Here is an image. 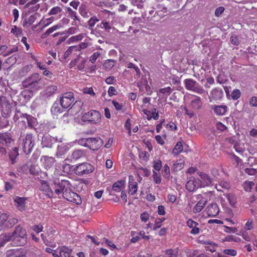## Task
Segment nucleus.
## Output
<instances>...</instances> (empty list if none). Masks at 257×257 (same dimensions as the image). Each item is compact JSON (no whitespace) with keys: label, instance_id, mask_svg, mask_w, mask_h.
Instances as JSON below:
<instances>
[{"label":"nucleus","instance_id":"obj_8","mask_svg":"<svg viewBox=\"0 0 257 257\" xmlns=\"http://www.w3.org/2000/svg\"><path fill=\"white\" fill-rule=\"evenodd\" d=\"M17 222L15 218H9L7 213H2L0 215V231L7 227H11Z\"/></svg>","mask_w":257,"mask_h":257},{"label":"nucleus","instance_id":"obj_38","mask_svg":"<svg viewBox=\"0 0 257 257\" xmlns=\"http://www.w3.org/2000/svg\"><path fill=\"white\" fill-rule=\"evenodd\" d=\"M151 98L150 97H144L143 99V104L142 105V111H143L144 109H148L151 108V104L150 102Z\"/></svg>","mask_w":257,"mask_h":257},{"label":"nucleus","instance_id":"obj_4","mask_svg":"<svg viewBox=\"0 0 257 257\" xmlns=\"http://www.w3.org/2000/svg\"><path fill=\"white\" fill-rule=\"evenodd\" d=\"M34 138L31 134H27L22 141L20 144L22 147L25 153L28 154L30 153L34 146Z\"/></svg>","mask_w":257,"mask_h":257},{"label":"nucleus","instance_id":"obj_24","mask_svg":"<svg viewBox=\"0 0 257 257\" xmlns=\"http://www.w3.org/2000/svg\"><path fill=\"white\" fill-rule=\"evenodd\" d=\"M197 174L202 180V181H201V187H204L211 184L212 179L207 174L201 172H198Z\"/></svg>","mask_w":257,"mask_h":257},{"label":"nucleus","instance_id":"obj_32","mask_svg":"<svg viewBox=\"0 0 257 257\" xmlns=\"http://www.w3.org/2000/svg\"><path fill=\"white\" fill-rule=\"evenodd\" d=\"M125 187V181L123 180H119L114 183L112 187V190L116 192H120Z\"/></svg>","mask_w":257,"mask_h":257},{"label":"nucleus","instance_id":"obj_11","mask_svg":"<svg viewBox=\"0 0 257 257\" xmlns=\"http://www.w3.org/2000/svg\"><path fill=\"white\" fill-rule=\"evenodd\" d=\"M201 187V181L194 177H190L186 184V188L190 192H193Z\"/></svg>","mask_w":257,"mask_h":257},{"label":"nucleus","instance_id":"obj_27","mask_svg":"<svg viewBox=\"0 0 257 257\" xmlns=\"http://www.w3.org/2000/svg\"><path fill=\"white\" fill-rule=\"evenodd\" d=\"M19 155L18 149L16 147L14 148L9 153V159L11 161L12 164H15L17 162Z\"/></svg>","mask_w":257,"mask_h":257},{"label":"nucleus","instance_id":"obj_31","mask_svg":"<svg viewBox=\"0 0 257 257\" xmlns=\"http://www.w3.org/2000/svg\"><path fill=\"white\" fill-rule=\"evenodd\" d=\"M58 256L56 257H69L71 253V250L67 247L63 246L57 250Z\"/></svg>","mask_w":257,"mask_h":257},{"label":"nucleus","instance_id":"obj_61","mask_svg":"<svg viewBox=\"0 0 257 257\" xmlns=\"http://www.w3.org/2000/svg\"><path fill=\"white\" fill-rule=\"evenodd\" d=\"M150 215L147 211H144L141 214L140 218L142 221L146 222L149 219Z\"/></svg>","mask_w":257,"mask_h":257},{"label":"nucleus","instance_id":"obj_57","mask_svg":"<svg viewBox=\"0 0 257 257\" xmlns=\"http://www.w3.org/2000/svg\"><path fill=\"white\" fill-rule=\"evenodd\" d=\"M162 174L165 178H168L170 176V167L166 164L162 170Z\"/></svg>","mask_w":257,"mask_h":257},{"label":"nucleus","instance_id":"obj_46","mask_svg":"<svg viewBox=\"0 0 257 257\" xmlns=\"http://www.w3.org/2000/svg\"><path fill=\"white\" fill-rule=\"evenodd\" d=\"M253 221L252 219H249L247 220L244 224V228L245 230H250L253 228Z\"/></svg>","mask_w":257,"mask_h":257},{"label":"nucleus","instance_id":"obj_40","mask_svg":"<svg viewBox=\"0 0 257 257\" xmlns=\"http://www.w3.org/2000/svg\"><path fill=\"white\" fill-rule=\"evenodd\" d=\"M254 185L253 181H245L243 184V187L245 191L250 192Z\"/></svg>","mask_w":257,"mask_h":257},{"label":"nucleus","instance_id":"obj_34","mask_svg":"<svg viewBox=\"0 0 257 257\" xmlns=\"http://www.w3.org/2000/svg\"><path fill=\"white\" fill-rule=\"evenodd\" d=\"M11 138L8 133H0V144L7 145L11 143Z\"/></svg>","mask_w":257,"mask_h":257},{"label":"nucleus","instance_id":"obj_50","mask_svg":"<svg viewBox=\"0 0 257 257\" xmlns=\"http://www.w3.org/2000/svg\"><path fill=\"white\" fill-rule=\"evenodd\" d=\"M158 9L160 10H158L156 13L161 17H164L165 16V14L167 12V8L162 6H158Z\"/></svg>","mask_w":257,"mask_h":257},{"label":"nucleus","instance_id":"obj_25","mask_svg":"<svg viewBox=\"0 0 257 257\" xmlns=\"http://www.w3.org/2000/svg\"><path fill=\"white\" fill-rule=\"evenodd\" d=\"M56 142L55 139L49 135H45L42 139L43 147L51 148L53 144Z\"/></svg>","mask_w":257,"mask_h":257},{"label":"nucleus","instance_id":"obj_45","mask_svg":"<svg viewBox=\"0 0 257 257\" xmlns=\"http://www.w3.org/2000/svg\"><path fill=\"white\" fill-rule=\"evenodd\" d=\"M115 61L112 59L107 60L103 64V66L106 69L110 70L114 66Z\"/></svg>","mask_w":257,"mask_h":257},{"label":"nucleus","instance_id":"obj_23","mask_svg":"<svg viewBox=\"0 0 257 257\" xmlns=\"http://www.w3.org/2000/svg\"><path fill=\"white\" fill-rule=\"evenodd\" d=\"M187 225L192 228V230L190 231L191 234L196 235L199 233V224L197 222L190 219L187 221Z\"/></svg>","mask_w":257,"mask_h":257},{"label":"nucleus","instance_id":"obj_39","mask_svg":"<svg viewBox=\"0 0 257 257\" xmlns=\"http://www.w3.org/2000/svg\"><path fill=\"white\" fill-rule=\"evenodd\" d=\"M66 161H68V160L65 159L63 162L62 164V169L64 173H69L70 172L72 167H74L75 166H71L70 165L67 164L66 163Z\"/></svg>","mask_w":257,"mask_h":257},{"label":"nucleus","instance_id":"obj_55","mask_svg":"<svg viewBox=\"0 0 257 257\" xmlns=\"http://www.w3.org/2000/svg\"><path fill=\"white\" fill-rule=\"evenodd\" d=\"M26 116V119L27 121V122L28 123V125L30 127L34 126V123L35 122L36 119L34 118H33L31 116L25 114Z\"/></svg>","mask_w":257,"mask_h":257},{"label":"nucleus","instance_id":"obj_29","mask_svg":"<svg viewBox=\"0 0 257 257\" xmlns=\"http://www.w3.org/2000/svg\"><path fill=\"white\" fill-rule=\"evenodd\" d=\"M26 198L23 197H16L15 198V202L19 210L22 211L25 209Z\"/></svg>","mask_w":257,"mask_h":257},{"label":"nucleus","instance_id":"obj_37","mask_svg":"<svg viewBox=\"0 0 257 257\" xmlns=\"http://www.w3.org/2000/svg\"><path fill=\"white\" fill-rule=\"evenodd\" d=\"M79 48L77 46H73L69 47L64 53V57L65 58L69 57L71 54H76L79 51Z\"/></svg>","mask_w":257,"mask_h":257},{"label":"nucleus","instance_id":"obj_36","mask_svg":"<svg viewBox=\"0 0 257 257\" xmlns=\"http://www.w3.org/2000/svg\"><path fill=\"white\" fill-rule=\"evenodd\" d=\"M62 12L63 10L61 7L56 6L51 8L48 12V14L49 16L59 15L60 16L59 18H60V17L61 16V14L62 13Z\"/></svg>","mask_w":257,"mask_h":257},{"label":"nucleus","instance_id":"obj_3","mask_svg":"<svg viewBox=\"0 0 257 257\" xmlns=\"http://www.w3.org/2000/svg\"><path fill=\"white\" fill-rule=\"evenodd\" d=\"M101 116V114L99 111L91 110L83 114L82 120L84 122L89 121L93 124H97L100 122Z\"/></svg>","mask_w":257,"mask_h":257},{"label":"nucleus","instance_id":"obj_22","mask_svg":"<svg viewBox=\"0 0 257 257\" xmlns=\"http://www.w3.org/2000/svg\"><path fill=\"white\" fill-rule=\"evenodd\" d=\"M85 156L84 152L81 150H74L71 155H69L66 160L72 162L77 160Z\"/></svg>","mask_w":257,"mask_h":257},{"label":"nucleus","instance_id":"obj_19","mask_svg":"<svg viewBox=\"0 0 257 257\" xmlns=\"http://www.w3.org/2000/svg\"><path fill=\"white\" fill-rule=\"evenodd\" d=\"M206 211L208 216L215 217L218 214L219 209L217 204L211 203L207 207Z\"/></svg>","mask_w":257,"mask_h":257},{"label":"nucleus","instance_id":"obj_21","mask_svg":"<svg viewBox=\"0 0 257 257\" xmlns=\"http://www.w3.org/2000/svg\"><path fill=\"white\" fill-rule=\"evenodd\" d=\"M128 193L131 195H134L138 190V183L134 180V176H128Z\"/></svg>","mask_w":257,"mask_h":257},{"label":"nucleus","instance_id":"obj_59","mask_svg":"<svg viewBox=\"0 0 257 257\" xmlns=\"http://www.w3.org/2000/svg\"><path fill=\"white\" fill-rule=\"evenodd\" d=\"M240 91L239 89H234L231 93V97L233 100H237L240 96Z\"/></svg>","mask_w":257,"mask_h":257},{"label":"nucleus","instance_id":"obj_60","mask_svg":"<svg viewBox=\"0 0 257 257\" xmlns=\"http://www.w3.org/2000/svg\"><path fill=\"white\" fill-rule=\"evenodd\" d=\"M234 148L238 153H242L244 150V145L243 144H235Z\"/></svg>","mask_w":257,"mask_h":257},{"label":"nucleus","instance_id":"obj_42","mask_svg":"<svg viewBox=\"0 0 257 257\" xmlns=\"http://www.w3.org/2000/svg\"><path fill=\"white\" fill-rule=\"evenodd\" d=\"M183 151V146L181 142H178L173 150V154L177 155Z\"/></svg>","mask_w":257,"mask_h":257},{"label":"nucleus","instance_id":"obj_6","mask_svg":"<svg viewBox=\"0 0 257 257\" xmlns=\"http://www.w3.org/2000/svg\"><path fill=\"white\" fill-rule=\"evenodd\" d=\"M75 101L73 93L68 92L62 94L60 98V102L64 108H68L71 106Z\"/></svg>","mask_w":257,"mask_h":257},{"label":"nucleus","instance_id":"obj_51","mask_svg":"<svg viewBox=\"0 0 257 257\" xmlns=\"http://www.w3.org/2000/svg\"><path fill=\"white\" fill-rule=\"evenodd\" d=\"M165 220V218H157L156 221H155V224H154V227L153 228V230H156L157 229L161 227V225H162V223Z\"/></svg>","mask_w":257,"mask_h":257},{"label":"nucleus","instance_id":"obj_16","mask_svg":"<svg viewBox=\"0 0 257 257\" xmlns=\"http://www.w3.org/2000/svg\"><path fill=\"white\" fill-rule=\"evenodd\" d=\"M211 109L213 112L218 116L224 115L228 110V107L224 104L221 105H212Z\"/></svg>","mask_w":257,"mask_h":257},{"label":"nucleus","instance_id":"obj_56","mask_svg":"<svg viewBox=\"0 0 257 257\" xmlns=\"http://www.w3.org/2000/svg\"><path fill=\"white\" fill-rule=\"evenodd\" d=\"M101 54L98 52H96L94 53L89 58V61L94 64L97 59L100 56Z\"/></svg>","mask_w":257,"mask_h":257},{"label":"nucleus","instance_id":"obj_48","mask_svg":"<svg viewBox=\"0 0 257 257\" xmlns=\"http://www.w3.org/2000/svg\"><path fill=\"white\" fill-rule=\"evenodd\" d=\"M61 27V25L60 24H57L52 26V27L49 28L45 33V35L46 36L49 35L51 33H53L54 31L59 29Z\"/></svg>","mask_w":257,"mask_h":257},{"label":"nucleus","instance_id":"obj_64","mask_svg":"<svg viewBox=\"0 0 257 257\" xmlns=\"http://www.w3.org/2000/svg\"><path fill=\"white\" fill-rule=\"evenodd\" d=\"M223 252L226 254L231 256H235L236 255V251L231 249H226L223 250Z\"/></svg>","mask_w":257,"mask_h":257},{"label":"nucleus","instance_id":"obj_49","mask_svg":"<svg viewBox=\"0 0 257 257\" xmlns=\"http://www.w3.org/2000/svg\"><path fill=\"white\" fill-rule=\"evenodd\" d=\"M83 35L81 34L76 36H72L71 38H70L68 40L69 43L78 42L79 41L81 40L83 38Z\"/></svg>","mask_w":257,"mask_h":257},{"label":"nucleus","instance_id":"obj_5","mask_svg":"<svg viewBox=\"0 0 257 257\" xmlns=\"http://www.w3.org/2000/svg\"><path fill=\"white\" fill-rule=\"evenodd\" d=\"M85 147L93 151L98 150L103 144V140L99 137L88 138L84 139Z\"/></svg>","mask_w":257,"mask_h":257},{"label":"nucleus","instance_id":"obj_14","mask_svg":"<svg viewBox=\"0 0 257 257\" xmlns=\"http://www.w3.org/2000/svg\"><path fill=\"white\" fill-rule=\"evenodd\" d=\"M86 62V58H83L80 55H78L77 58L70 62L69 65L71 68H72L77 65L78 69L82 70L84 68Z\"/></svg>","mask_w":257,"mask_h":257},{"label":"nucleus","instance_id":"obj_43","mask_svg":"<svg viewBox=\"0 0 257 257\" xmlns=\"http://www.w3.org/2000/svg\"><path fill=\"white\" fill-rule=\"evenodd\" d=\"M153 178L154 181L157 184H159L161 182V174L159 172H156V171H153Z\"/></svg>","mask_w":257,"mask_h":257},{"label":"nucleus","instance_id":"obj_9","mask_svg":"<svg viewBox=\"0 0 257 257\" xmlns=\"http://www.w3.org/2000/svg\"><path fill=\"white\" fill-rule=\"evenodd\" d=\"M184 82L185 87L187 90L194 91L198 94H201L204 91L199 83L192 79H186Z\"/></svg>","mask_w":257,"mask_h":257},{"label":"nucleus","instance_id":"obj_20","mask_svg":"<svg viewBox=\"0 0 257 257\" xmlns=\"http://www.w3.org/2000/svg\"><path fill=\"white\" fill-rule=\"evenodd\" d=\"M202 105L201 99L196 95H193L191 98L190 107L193 110H198Z\"/></svg>","mask_w":257,"mask_h":257},{"label":"nucleus","instance_id":"obj_33","mask_svg":"<svg viewBox=\"0 0 257 257\" xmlns=\"http://www.w3.org/2000/svg\"><path fill=\"white\" fill-rule=\"evenodd\" d=\"M223 95V91L219 89H214L210 92V95L214 100L221 99Z\"/></svg>","mask_w":257,"mask_h":257},{"label":"nucleus","instance_id":"obj_15","mask_svg":"<svg viewBox=\"0 0 257 257\" xmlns=\"http://www.w3.org/2000/svg\"><path fill=\"white\" fill-rule=\"evenodd\" d=\"M40 162L43 167L45 169L48 170L53 166L55 160L52 157L43 156L40 159Z\"/></svg>","mask_w":257,"mask_h":257},{"label":"nucleus","instance_id":"obj_10","mask_svg":"<svg viewBox=\"0 0 257 257\" xmlns=\"http://www.w3.org/2000/svg\"><path fill=\"white\" fill-rule=\"evenodd\" d=\"M11 106L4 97H0V113L4 117H8L11 113Z\"/></svg>","mask_w":257,"mask_h":257},{"label":"nucleus","instance_id":"obj_30","mask_svg":"<svg viewBox=\"0 0 257 257\" xmlns=\"http://www.w3.org/2000/svg\"><path fill=\"white\" fill-rule=\"evenodd\" d=\"M205 247L206 250L210 251L211 252L215 251L218 247V244L211 241H205L203 242Z\"/></svg>","mask_w":257,"mask_h":257},{"label":"nucleus","instance_id":"obj_18","mask_svg":"<svg viewBox=\"0 0 257 257\" xmlns=\"http://www.w3.org/2000/svg\"><path fill=\"white\" fill-rule=\"evenodd\" d=\"M12 235V239L19 240V238H24L26 232L21 226H18L15 231L13 233H11Z\"/></svg>","mask_w":257,"mask_h":257},{"label":"nucleus","instance_id":"obj_53","mask_svg":"<svg viewBox=\"0 0 257 257\" xmlns=\"http://www.w3.org/2000/svg\"><path fill=\"white\" fill-rule=\"evenodd\" d=\"M226 198L231 206H233L235 203V198L233 194H228L226 195Z\"/></svg>","mask_w":257,"mask_h":257},{"label":"nucleus","instance_id":"obj_47","mask_svg":"<svg viewBox=\"0 0 257 257\" xmlns=\"http://www.w3.org/2000/svg\"><path fill=\"white\" fill-rule=\"evenodd\" d=\"M79 12L81 15L84 18H88L90 16V13L88 10L83 7L79 8Z\"/></svg>","mask_w":257,"mask_h":257},{"label":"nucleus","instance_id":"obj_58","mask_svg":"<svg viewBox=\"0 0 257 257\" xmlns=\"http://www.w3.org/2000/svg\"><path fill=\"white\" fill-rule=\"evenodd\" d=\"M164 257H177V252L172 249H168Z\"/></svg>","mask_w":257,"mask_h":257},{"label":"nucleus","instance_id":"obj_54","mask_svg":"<svg viewBox=\"0 0 257 257\" xmlns=\"http://www.w3.org/2000/svg\"><path fill=\"white\" fill-rule=\"evenodd\" d=\"M162 166V162L160 160H157L154 161L153 168L156 172H159L161 169Z\"/></svg>","mask_w":257,"mask_h":257},{"label":"nucleus","instance_id":"obj_28","mask_svg":"<svg viewBox=\"0 0 257 257\" xmlns=\"http://www.w3.org/2000/svg\"><path fill=\"white\" fill-rule=\"evenodd\" d=\"M41 189L49 197L53 195V191L48 183L45 181H41Z\"/></svg>","mask_w":257,"mask_h":257},{"label":"nucleus","instance_id":"obj_12","mask_svg":"<svg viewBox=\"0 0 257 257\" xmlns=\"http://www.w3.org/2000/svg\"><path fill=\"white\" fill-rule=\"evenodd\" d=\"M69 186V182L66 180H62L58 183H55L54 185L53 189L55 193L59 197L62 196L63 192L65 191L66 187Z\"/></svg>","mask_w":257,"mask_h":257},{"label":"nucleus","instance_id":"obj_62","mask_svg":"<svg viewBox=\"0 0 257 257\" xmlns=\"http://www.w3.org/2000/svg\"><path fill=\"white\" fill-rule=\"evenodd\" d=\"M22 95L26 99H30L33 96V92L29 90H25L22 92Z\"/></svg>","mask_w":257,"mask_h":257},{"label":"nucleus","instance_id":"obj_44","mask_svg":"<svg viewBox=\"0 0 257 257\" xmlns=\"http://www.w3.org/2000/svg\"><path fill=\"white\" fill-rule=\"evenodd\" d=\"M17 56L13 55L9 57L5 61V63L8 65V66H12L17 62Z\"/></svg>","mask_w":257,"mask_h":257},{"label":"nucleus","instance_id":"obj_1","mask_svg":"<svg viewBox=\"0 0 257 257\" xmlns=\"http://www.w3.org/2000/svg\"><path fill=\"white\" fill-rule=\"evenodd\" d=\"M23 85L26 87L38 90L44 86V83L41 76L38 73H34L24 81Z\"/></svg>","mask_w":257,"mask_h":257},{"label":"nucleus","instance_id":"obj_26","mask_svg":"<svg viewBox=\"0 0 257 257\" xmlns=\"http://www.w3.org/2000/svg\"><path fill=\"white\" fill-rule=\"evenodd\" d=\"M185 159L183 157L180 158L179 160L173 162L172 169L174 171H179L182 170L184 167Z\"/></svg>","mask_w":257,"mask_h":257},{"label":"nucleus","instance_id":"obj_2","mask_svg":"<svg viewBox=\"0 0 257 257\" xmlns=\"http://www.w3.org/2000/svg\"><path fill=\"white\" fill-rule=\"evenodd\" d=\"M94 170V167L89 163H83L75 166L73 168L74 173L78 176L87 175Z\"/></svg>","mask_w":257,"mask_h":257},{"label":"nucleus","instance_id":"obj_7","mask_svg":"<svg viewBox=\"0 0 257 257\" xmlns=\"http://www.w3.org/2000/svg\"><path fill=\"white\" fill-rule=\"evenodd\" d=\"M70 184L66 187L65 191L63 192V197L70 202L79 204L81 203V200L79 196L76 193L72 192L70 189Z\"/></svg>","mask_w":257,"mask_h":257},{"label":"nucleus","instance_id":"obj_35","mask_svg":"<svg viewBox=\"0 0 257 257\" xmlns=\"http://www.w3.org/2000/svg\"><path fill=\"white\" fill-rule=\"evenodd\" d=\"M12 240V235L11 233L1 234L0 235V248L4 245L6 242Z\"/></svg>","mask_w":257,"mask_h":257},{"label":"nucleus","instance_id":"obj_63","mask_svg":"<svg viewBox=\"0 0 257 257\" xmlns=\"http://www.w3.org/2000/svg\"><path fill=\"white\" fill-rule=\"evenodd\" d=\"M225 9L223 7H219L216 9L215 11V16L219 17L224 12Z\"/></svg>","mask_w":257,"mask_h":257},{"label":"nucleus","instance_id":"obj_13","mask_svg":"<svg viewBox=\"0 0 257 257\" xmlns=\"http://www.w3.org/2000/svg\"><path fill=\"white\" fill-rule=\"evenodd\" d=\"M73 144L74 143L71 142L58 146L56 156L59 158H62L63 156L72 147Z\"/></svg>","mask_w":257,"mask_h":257},{"label":"nucleus","instance_id":"obj_41","mask_svg":"<svg viewBox=\"0 0 257 257\" xmlns=\"http://www.w3.org/2000/svg\"><path fill=\"white\" fill-rule=\"evenodd\" d=\"M230 187V184L228 182L224 181H221L219 183V184L218 185H216V188L217 190L220 191L221 188H223L225 189H227L229 188Z\"/></svg>","mask_w":257,"mask_h":257},{"label":"nucleus","instance_id":"obj_52","mask_svg":"<svg viewBox=\"0 0 257 257\" xmlns=\"http://www.w3.org/2000/svg\"><path fill=\"white\" fill-rule=\"evenodd\" d=\"M159 92L167 96L172 92V89L170 87L161 88L159 90Z\"/></svg>","mask_w":257,"mask_h":257},{"label":"nucleus","instance_id":"obj_17","mask_svg":"<svg viewBox=\"0 0 257 257\" xmlns=\"http://www.w3.org/2000/svg\"><path fill=\"white\" fill-rule=\"evenodd\" d=\"M198 199H200L193 207L192 211L194 213L200 212L204 208L206 202V199L202 197L201 195L198 196Z\"/></svg>","mask_w":257,"mask_h":257}]
</instances>
